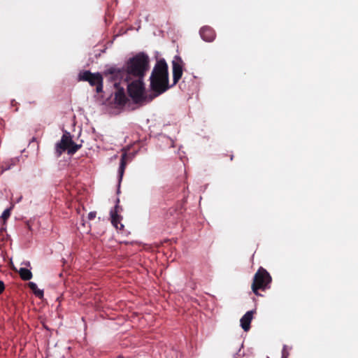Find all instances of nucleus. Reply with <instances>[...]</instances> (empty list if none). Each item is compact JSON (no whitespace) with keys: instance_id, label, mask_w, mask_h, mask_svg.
Returning <instances> with one entry per match:
<instances>
[{"instance_id":"16","label":"nucleus","mask_w":358,"mask_h":358,"mask_svg":"<svg viewBox=\"0 0 358 358\" xmlns=\"http://www.w3.org/2000/svg\"><path fill=\"white\" fill-rule=\"evenodd\" d=\"M289 352L287 350V346L284 345L282 350V357L283 358H288L289 357Z\"/></svg>"},{"instance_id":"19","label":"nucleus","mask_w":358,"mask_h":358,"mask_svg":"<svg viewBox=\"0 0 358 358\" xmlns=\"http://www.w3.org/2000/svg\"><path fill=\"white\" fill-rule=\"evenodd\" d=\"M117 358H124L122 356L120 355Z\"/></svg>"},{"instance_id":"18","label":"nucleus","mask_w":358,"mask_h":358,"mask_svg":"<svg viewBox=\"0 0 358 358\" xmlns=\"http://www.w3.org/2000/svg\"><path fill=\"white\" fill-rule=\"evenodd\" d=\"M5 289L4 284L2 281L0 280V294L3 292Z\"/></svg>"},{"instance_id":"21","label":"nucleus","mask_w":358,"mask_h":358,"mask_svg":"<svg viewBox=\"0 0 358 358\" xmlns=\"http://www.w3.org/2000/svg\"><path fill=\"white\" fill-rule=\"evenodd\" d=\"M281 358H283V357H281Z\"/></svg>"},{"instance_id":"15","label":"nucleus","mask_w":358,"mask_h":358,"mask_svg":"<svg viewBox=\"0 0 358 358\" xmlns=\"http://www.w3.org/2000/svg\"><path fill=\"white\" fill-rule=\"evenodd\" d=\"M14 205L12 204L11 206L8 208H6L2 213L1 217L3 220V221H6L10 216L11 210L13 208Z\"/></svg>"},{"instance_id":"6","label":"nucleus","mask_w":358,"mask_h":358,"mask_svg":"<svg viewBox=\"0 0 358 358\" xmlns=\"http://www.w3.org/2000/svg\"><path fill=\"white\" fill-rule=\"evenodd\" d=\"M79 80L87 81L92 86H96V92L103 91V77L99 73H92L90 71H84L79 73Z\"/></svg>"},{"instance_id":"9","label":"nucleus","mask_w":358,"mask_h":358,"mask_svg":"<svg viewBox=\"0 0 358 358\" xmlns=\"http://www.w3.org/2000/svg\"><path fill=\"white\" fill-rule=\"evenodd\" d=\"M113 80L115 81L114 87L117 90L115 92V102L119 106H124L127 100L124 93V90L123 87H119L120 83L116 82L117 80Z\"/></svg>"},{"instance_id":"14","label":"nucleus","mask_w":358,"mask_h":358,"mask_svg":"<svg viewBox=\"0 0 358 358\" xmlns=\"http://www.w3.org/2000/svg\"><path fill=\"white\" fill-rule=\"evenodd\" d=\"M29 287L32 290L34 294L38 298L41 299L43 296V291L39 289L36 283L30 282L29 283Z\"/></svg>"},{"instance_id":"12","label":"nucleus","mask_w":358,"mask_h":358,"mask_svg":"<svg viewBox=\"0 0 358 358\" xmlns=\"http://www.w3.org/2000/svg\"><path fill=\"white\" fill-rule=\"evenodd\" d=\"M127 155L126 153H123L121 156L120 159V168H119V176H120V180H122V178L123 176L126 164H127Z\"/></svg>"},{"instance_id":"2","label":"nucleus","mask_w":358,"mask_h":358,"mask_svg":"<svg viewBox=\"0 0 358 358\" xmlns=\"http://www.w3.org/2000/svg\"><path fill=\"white\" fill-rule=\"evenodd\" d=\"M150 80L151 90L155 93V96L162 94L170 87L168 65L164 59H160L157 62Z\"/></svg>"},{"instance_id":"5","label":"nucleus","mask_w":358,"mask_h":358,"mask_svg":"<svg viewBox=\"0 0 358 358\" xmlns=\"http://www.w3.org/2000/svg\"><path fill=\"white\" fill-rule=\"evenodd\" d=\"M143 79H136L127 85V91L129 96L136 103L143 102L145 100L146 96L144 95L145 87L143 82Z\"/></svg>"},{"instance_id":"10","label":"nucleus","mask_w":358,"mask_h":358,"mask_svg":"<svg viewBox=\"0 0 358 358\" xmlns=\"http://www.w3.org/2000/svg\"><path fill=\"white\" fill-rule=\"evenodd\" d=\"M119 206L117 204L113 210H110V218L112 224L116 228L122 229L124 225L120 223L122 217L118 215Z\"/></svg>"},{"instance_id":"20","label":"nucleus","mask_w":358,"mask_h":358,"mask_svg":"<svg viewBox=\"0 0 358 358\" xmlns=\"http://www.w3.org/2000/svg\"><path fill=\"white\" fill-rule=\"evenodd\" d=\"M233 157H234L233 155L231 156V160L233 159Z\"/></svg>"},{"instance_id":"3","label":"nucleus","mask_w":358,"mask_h":358,"mask_svg":"<svg viewBox=\"0 0 358 358\" xmlns=\"http://www.w3.org/2000/svg\"><path fill=\"white\" fill-rule=\"evenodd\" d=\"M272 278L269 273L264 268L260 267L254 275L252 283V290L255 295H259V290L264 291L270 288Z\"/></svg>"},{"instance_id":"13","label":"nucleus","mask_w":358,"mask_h":358,"mask_svg":"<svg viewBox=\"0 0 358 358\" xmlns=\"http://www.w3.org/2000/svg\"><path fill=\"white\" fill-rule=\"evenodd\" d=\"M18 273L23 280H29L32 278V273L26 268H20Z\"/></svg>"},{"instance_id":"11","label":"nucleus","mask_w":358,"mask_h":358,"mask_svg":"<svg viewBox=\"0 0 358 358\" xmlns=\"http://www.w3.org/2000/svg\"><path fill=\"white\" fill-rule=\"evenodd\" d=\"M255 310L248 311L241 319V326L245 331L250 329V323L253 317Z\"/></svg>"},{"instance_id":"4","label":"nucleus","mask_w":358,"mask_h":358,"mask_svg":"<svg viewBox=\"0 0 358 358\" xmlns=\"http://www.w3.org/2000/svg\"><path fill=\"white\" fill-rule=\"evenodd\" d=\"M80 148L81 145L76 144L72 140L71 134L68 131H65L60 141L55 145V153L57 157H60L65 151H67L69 155H73Z\"/></svg>"},{"instance_id":"17","label":"nucleus","mask_w":358,"mask_h":358,"mask_svg":"<svg viewBox=\"0 0 358 358\" xmlns=\"http://www.w3.org/2000/svg\"><path fill=\"white\" fill-rule=\"evenodd\" d=\"M96 212H94V211L90 212L88 214V219L90 220H94L96 217Z\"/></svg>"},{"instance_id":"1","label":"nucleus","mask_w":358,"mask_h":358,"mask_svg":"<svg viewBox=\"0 0 358 358\" xmlns=\"http://www.w3.org/2000/svg\"><path fill=\"white\" fill-rule=\"evenodd\" d=\"M150 59L144 52H139L130 58L122 68L111 67L106 71L113 80L128 83L132 78L143 79L149 69Z\"/></svg>"},{"instance_id":"7","label":"nucleus","mask_w":358,"mask_h":358,"mask_svg":"<svg viewBox=\"0 0 358 358\" xmlns=\"http://www.w3.org/2000/svg\"><path fill=\"white\" fill-rule=\"evenodd\" d=\"M172 66L173 85H176L182 78L183 72V62L179 56H175L172 62Z\"/></svg>"},{"instance_id":"8","label":"nucleus","mask_w":358,"mask_h":358,"mask_svg":"<svg viewBox=\"0 0 358 358\" xmlns=\"http://www.w3.org/2000/svg\"><path fill=\"white\" fill-rule=\"evenodd\" d=\"M201 38L206 42H213L216 38L215 31L209 26H203L199 30Z\"/></svg>"}]
</instances>
